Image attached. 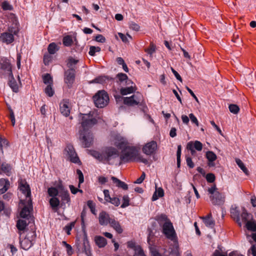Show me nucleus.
Returning <instances> with one entry per match:
<instances>
[{
  "label": "nucleus",
  "mask_w": 256,
  "mask_h": 256,
  "mask_svg": "<svg viewBox=\"0 0 256 256\" xmlns=\"http://www.w3.org/2000/svg\"><path fill=\"white\" fill-rule=\"evenodd\" d=\"M104 200L106 202H109L112 198L110 195L109 190H104Z\"/></svg>",
  "instance_id": "0e129e2a"
},
{
  "label": "nucleus",
  "mask_w": 256,
  "mask_h": 256,
  "mask_svg": "<svg viewBox=\"0 0 256 256\" xmlns=\"http://www.w3.org/2000/svg\"><path fill=\"white\" fill-rule=\"evenodd\" d=\"M58 50L59 48L54 42L50 43L48 48V52L50 54H54Z\"/></svg>",
  "instance_id": "c756f323"
},
{
  "label": "nucleus",
  "mask_w": 256,
  "mask_h": 256,
  "mask_svg": "<svg viewBox=\"0 0 256 256\" xmlns=\"http://www.w3.org/2000/svg\"><path fill=\"white\" fill-rule=\"evenodd\" d=\"M112 80V78H110L108 76H98L93 80L90 83H98V84H104L106 80Z\"/></svg>",
  "instance_id": "c85d7f7f"
},
{
  "label": "nucleus",
  "mask_w": 256,
  "mask_h": 256,
  "mask_svg": "<svg viewBox=\"0 0 256 256\" xmlns=\"http://www.w3.org/2000/svg\"><path fill=\"white\" fill-rule=\"evenodd\" d=\"M95 40L100 42L104 43L106 42V38L102 34H98Z\"/></svg>",
  "instance_id": "e2e57ef3"
},
{
  "label": "nucleus",
  "mask_w": 256,
  "mask_h": 256,
  "mask_svg": "<svg viewBox=\"0 0 256 256\" xmlns=\"http://www.w3.org/2000/svg\"><path fill=\"white\" fill-rule=\"evenodd\" d=\"M36 236V228L34 226V228H32V230L27 234L26 238L30 239V241L32 242L35 240Z\"/></svg>",
  "instance_id": "a19ab883"
},
{
  "label": "nucleus",
  "mask_w": 256,
  "mask_h": 256,
  "mask_svg": "<svg viewBox=\"0 0 256 256\" xmlns=\"http://www.w3.org/2000/svg\"><path fill=\"white\" fill-rule=\"evenodd\" d=\"M27 226L26 222L25 220H18L16 222V228L20 231H24Z\"/></svg>",
  "instance_id": "473e14b6"
},
{
  "label": "nucleus",
  "mask_w": 256,
  "mask_h": 256,
  "mask_svg": "<svg viewBox=\"0 0 256 256\" xmlns=\"http://www.w3.org/2000/svg\"><path fill=\"white\" fill-rule=\"evenodd\" d=\"M208 192L210 194V198L213 204L220 206L224 204L225 202L224 194L218 190L215 184L208 188Z\"/></svg>",
  "instance_id": "423d86ee"
},
{
  "label": "nucleus",
  "mask_w": 256,
  "mask_h": 256,
  "mask_svg": "<svg viewBox=\"0 0 256 256\" xmlns=\"http://www.w3.org/2000/svg\"><path fill=\"white\" fill-rule=\"evenodd\" d=\"M88 206L90 209V210L92 214H94L95 211V206L94 204L92 201L88 200L87 202Z\"/></svg>",
  "instance_id": "338daca9"
},
{
  "label": "nucleus",
  "mask_w": 256,
  "mask_h": 256,
  "mask_svg": "<svg viewBox=\"0 0 256 256\" xmlns=\"http://www.w3.org/2000/svg\"><path fill=\"white\" fill-rule=\"evenodd\" d=\"M10 186V182L8 180L0 179V194L4 193L9 188Z\"/></svg>",
  "instance_id": "412c9836"
},
{
  "label": "nucleus",
  "mask_w": 256,
  "mask_h": 256,
  "mask_svg": "<svg viewBox=\"0 0 256 256\" xmlns=\"http://www.w3.org/2000/svg\"><path fill=\"white\" fill-rule=\"evenodd\" d=\"M78 62V60H75L73 58L70 57L68 59V62L66 64V66L68 68H75V70H76V67L75 66V65Z\"/></svg>",
  "instance_id": "f704fd0d"
},
{
  "label": "nucleus",
  "mask_w": 256,
  "mask_h": 256,
  "mask_svg": "<svg viewBox=\"0 0 256 256\" xmlns=\"http://www.w3.org/2000/svg\"><path fill=\"white\" fill-rule=\"evenodd\" d=\"M111 179L118 188H122L124 190H127L128 189V186L124 182L121 181L114 176H112Z\"/></svg>",
  "instance_id": "b1692460"
},
{
  "label": "nucleus",
  "mask_w": 256,
  "mask_h": 256,
  "mask_svg": "<svg viewBox=\"0 0 256 256\" xmlns=\"http://www.w3.org/2000/svg\"><path fill=\"white\" fill-rule=\"evenodd\" d=\"M6 68L7 70V74L9 76V80L8 83V85L12 90L13 92H17L18 90V87L17 84L16 80L13 76L11 66L9 64L6 65Z\"/></svg>",
  "instance_id": "f8f14e48"
},
{
  "label": "nucleus",
  "mask_w": 256,
  "mask_h": 256,
  "mask_svg": "<svg viewBox=\"0 0 256 256\" xmlns=\"http://www.w3.org/2000/svg\"><path fill=\"white\" fill-rule=\"evenodd\" d=\"M136 90V86H130L126 88H122L120 90V94L122 96H126L128 94L134 92Z\"/></svg>",
  "instance_id": "393cba45"
},
{
  "label": "nucleus",
  "mask_w": 256,
  "mask_h": 256,
  "mask_svg": "<svg viewBox=\"0 0 256 256\" xmlns=\"http://www.w3.org/2000/svg\"><path fill=\"white\" fill-rule=\"evenodd\" d=\"M44 84H53V79L50 74H46L42 76Z\"/></svg>",
  "instance_id": "c9c22d12"
},
{
  "label": "nucleus",
  "mask_w": 256,
  "mask_h": 256,
  "mask_svg": "<svg viewBox=\"0 0 256 256\" xmlns=\"http://www.w3.org/2000/svg\"><path fill=\"white\" fill-rule=\"evenodd\" d=\"M75 223V222H71L68 224L64 228V230H65V231L66 232V234L68 235H70V232L72 230V228L74 226Z\"/></svg>",
  "instance_id": "8fccbe9b"
},
{
  "label": "nucleus",
  "mask_w": 256,
  "mask_h": 256,
  "mask_svg": "<svg viewBox=\"0 0 256 256\" xmlns=\"http://www.w3.org/2000/svg\"><path fill=\"white\" fill-rule=\"evenodd\" d=\"M200 218L202 220L204 223L207 227L210 228H214L215 226V221L212 218V214L211 212L209 213L206 216H201Z\"/></svg>",
  "instance_id": "6ab92c4d"
},
{
  "label": "nucleus",
  "mask_w": 256,
  "mask_h": 256,
  "mask_svg": "<svg viewBox=\"0 0 256 256\" xmlns=\"http://www.w3.org/2000/svg\"><path fill=\"white\" fill-rule=\"evenodd\" d=\"M1 169L4 172L9 176L11 170V166L10 164H2Z\"/></svg>",
  "instance_id": "49530a36"
},
{
  "label": "nucleus",
  "mask_w": 256,
  "mask_h": 256,
  "mask_svg": "<svg viewBox=\"0 0 256 256\" xmlns=\"http://www.w3.org/2000/svg\"><path fill=\"white\" fill-rule=\"evenodd\" d=\"M230 216L240 226H242V222L240 216V212L236 208H232L230 210Z\"/></svg>",
  "instance_id": "aec40b11"
},
{
  "label": "nucleus",
  "mask_w": 256,
  "mask_h": 256,
  "mask_svg": "<svg viewBox=\"0 0 256 256\" xmlns=\"http://www.w3.org/2000/svg\"><path fill=\"white\" fill-rule=\"evenodd\" d=\"M108 202L111 203L116 206H118L120 204V200L116 197L112 198L111 200Z\"/></svg>",
  "instance_id": "bf43d9fd"
},
{
  "label": "nucleus",
  "mask_w": 256,
  "mask_h": 256,
  "mask_svg": "<svg viewBox=\"0 0 256 256\" xmlns=\"http://www.w3.org/2000/svg\"><path fill=\"white\" fill-rule=\"evenodd\" d=\"M63 155L68 160L74 164L80 162V160L72 145L68 144L63 151Z\"/></svg>",
  "instance_id": "6e6552de"
},
{
  "label": "nucleus",
  "mask_w": 256,
  "mask_h": 256,
  "mask_svg": "<svg viewBox=\"0 0 256 256\" xmlns=\"http://www.w3.org/2000/svg\"><path fill=\"white\" fill-rule=\"evenodd\" d=\"M95 106L98 108H102L108 103L109 96L104 90L98 91L92 97Z\"/></svg>",
  "instance_id": "0eeeda50"
},
{
  "label": "nucleus",
  "mask_w": 256,
  "mask_h": 256,
  "mask_svg": "<svg viewBox=\"0 0 256 256\" xmlns=\"http://www.w3.org/2000/svg\"><path fill=\"white\" fill-rule=\"evenodd\" d=\"M110 224L118 234H122L123 230L120 222L114 218H112L110 221Z\"/></svg>",
  "instance_id": "4be33fe9"
},
{
  "label": "nucleus",
  "mask_w": 256,
  "mask_h": 256,
  "mask_svg": "<svg viewBox=\"0 0 256 256\" xmlns=\"http://www.w3.org/2000/svg\"><path fill=\"white\" fill-rule=\"evenodd\" d=\"M186 149L190 150V154L192 156H194L196 154V150L192 147L191 142H188L186 145Z\"/></svg>",
  "instance_id": "680f3d73"
},
{
  "label": "nucleus",
  "mask_w": 256,
  "mask_h": 256,
  "mask_svg": "<svg viewBox=\"0 0 256 256\" xmlns=\"http://www.w3.org/2000/svg\"><path fill=\"white\" fill-rule=\"evenodd\" d=\"M189 142H191L192 147L198 151H201L202 149L203 145L198 140L194 142L190 141Z\"/></svg>",
  "instance_id": "58836bf2"
},
{
  "label": "nucleus",
  "mask_w": 256,
  "mask_h": 256,
  "mask_svg": "<svg viewBox=\"0 0 256 256\" xmlns=\"http://www.w3.org/2000/svg\"><path fill=\"white\" fill-rule=\"evenodd\" d=\"M18 186L20 190L26 195V200L31 198L30 188L25 180L20 179L18 180Z\"/></svg>",
  "instance_id": "9b49d317"
},
{
  "label": "nucleus",
  "mask_w": 256,
  "mask_h": 256,
  "mask_svg": "<svg viewBox=\"0 0 256 256\" xmlns=\"http://www.w3.org/2000/svg\"><path fill=\"white\" fill-rule=\"evenodd\" d=\"M83 246H84V250L85 251L86 253V254H88V252H90L89 250H90V246L89 242L88 240V237H87V236L86 234H84V237Z\"/></svg>",
  "instance_id": "ea45409f"
},
{
  "label": "nucleus",
  "mask_w": 256,
  "mask_h": 256,
  "mask_svg": "<svg viewBox=\"0 0 256 256\" xmlns=\"http://www.w3.org/2000/svg\"><path fill=\"white\" fill-rule=\"evenodd\" d=\"M116 142H114V146L118 149L124 150L128 147V142L124 138L120 136H116L115 138Z\"/></svg>",
  "instance_id": "4468645a"
},
{
  "label": "nucleus",
  "mask_w": 256,
  "mask_h": 256,
  "mask_svg": "<svg viewBox=\"0 0 256 256\" xmlns=\"http://www.w3.org/2000/svg\"><path fill=\"white\" fill-rule=\"evenodd\" d=\"M62 245L65 246L66 249V252L68 256H71L73 254V250L72 247L71 246L68 244L66 243V242L63 241L62 242Z\"/></svg>",
  "instance_id": "864d4df0"
},
{
  "label": "nucleus",
  "mask_w": 256,
  "mask_h": 256,
  "mask_svg": "<svg viewBox=\"0 0 256 256\" xmlns=\"http://www.w3.org/2000/svg\"><path fill=\"white\" fill-rule=\"evenodd\" d=\"M130 198L128 195H124L122 197V204L121 208H125L130 205Z\"/></svg>",
  "instance_id": "de8ad7c7"
},
{
  "label": "nucleus",
  "mask_w": 256,
  "mask_h": 256,
  "mask_svg": "<svg viewBox=\"0 0 256 256\" xmlns=\"http://www.w3.org/2000/svg\"><path fill=\"white\" fill-rule=\"evenodd\" d=\"M242 222L244 223H246L247 222L250 220L252 218V216L251 214L248 213L246 210L243 208L242 212L240 215Z\"/></svg>",
  "instance_id": "cd10ccee"
},
{
  "label": "nucleus",
  "mask_w": 256,
  "mask_h": 256,
  "mask_svg": "<svg viewBox=\"0 0 256 256\" xmlns=\"http://www.w3.org/2000/svg\"><path fill=\"white\" fill-rule=\"evenodd\" d=\"M156 51V46L153 44H150V46L145 50V52L149 54H152Z\"/></svg>",
  "instance_id": "13d9d810"
},
{
  "label": "nucleus",
  "mask_w": 256,
  "mask_h": 256,
  "mask_svg": "<svg viewBox=\"0 0 256 256\" xmlns=\"http://www.w3.org/2000/svg\"><path fill=\"white\" fill-rule=\"evenodd\" d=\"M116 77L118 78V82L120 84H122L124 82V85L129 86L133 84V82L132 80L128 78V76L124 73L120 72L117 74Z\"/></svg>",
  "instance_id": "a211bd4d"
},
{
  "label": "nucleus",
  "mask_w": 256,
  "mask_h": 256,
  "mask_svg": "<svg viewBox=\"0 0 256 256\" xmlns=\"http://www.w3.org/2000/svg\"><path fill=\"white\" fill-rule=\"evenodd\" d=\"M189 117L192 122L195 124L197 126H198V120L193 114H190Z\"/></svg>",
  "instance_id": "69168bd1"
},
{
  "label": "nucleus",
  "mask_w": 256,
  "mask_h": 256,
  "mask_svg": "<svg viewBox=\"0 0 256 256\" xmlns=\"http://www.w3.org/2000/svg\"><path fill=\"white\" fill-rule=\"evenodd\" d=\"M26 204L21 210L20 214V216L28 220L30 218L32 220L31 216V213L33 210L32 200L31 198H29V199L26 200Z\"/></svg>",
  "instance_id": "1a4fd4ad"
},
{
  "label": "nucleus",
  "mask_w": 256,
  "mask_h": 256,
  "mask_svg": "<svg viewBox=\"0 0 256 256\" xmlns=\"http://www.w3.org/2000/svg\"><path fill=\"white\" fill-rule=\"evenodd\" d=\"M155 220L162 228V234L168 239L174 240L176 237V233L172 223L164 214H161L156 216Z\"/></svg>",
  "instance_id": "f03ea898"
},
{
  "label": "nucleus",
  "mask_w": 256,
  "mask_h": 256,
  "mask_svg": "<svg viewBox=\"0 0 256 256\" xmlns=\"http://www.w3.org/2000/svg\"><path fill=\"white\" fill-rule=\"evenodd\" d=\"M76 70L75 68H68L64 72V82L68 88L72 86L75 81Z\"/></svg>",
  "instance_id": "9d476101"
},
{
  "label": "nucleus",
  "mask_w": 256,
  "mask_h": 256,
  "mask_svg": "<svg viewBox=\"0 0 256 256\" xmlns=\"http://www.w3.org/2000/svg\"><path fill=\"white\" fill-rule=\"evenodd\" d=\"M134 256H146L144 254V250H142V248H141L138 251L135 252V254H134Z\"/></svg>",
  "instance_id": "774afa93"
},
{
  "label": "nucleus",
  "mask_w": 256,
  "mask_h": 256,
  "mask_svg": "<svg viewBox=\"0 0 256 256\" xmlns=\"http://www.w3.org/2000/svg\"><path fill=\"white\" fill-rule=\"evenodd\" d=\"M53 84H48L44 89V92L47 96L52 97L54 94V90L52 88Z\"/></svg>",
  "instance_id": "79ce46f5"
},
{
  "label": "nucleus",
  "mask_w": 256,
  "mask_h": 256,
  "mask_svg": "<svg viewBox=\"0 0 256 256\" xmlns=\"http://www.w3.org/2000/svg\"><path fill=\"white\" fill-rule=\"evenodd\" d=\"M228 108L230 111L234 114H237L240 110L239 107L236 104H230Z\"/></svg>",
  "instance_id": "09e8293b"
},
{
  "label": "nucleus",
  "mask_w": 256,
  "mask_h": 256,
  "mask_svg": "<svg viewBox=\"0 0 256 256\" xmlns=\"http://www.w3.org/2000/svg\"><path fill=\"white\" fill-rule=\"evenodd\" d=\"M206 158L210 162H214L216 159V154L212 151H208L206 153Z\"/></svg>",
  "instance_id": "37998d69"
},
{
  "label": "nucleus",
  "mask_w": 256,
  "mask_h": 256,
  "mask_svg": "<svg viewBox=\"0 0 256 256\" xmlns=\"http://www.w3.org/2000/svg\"><path fill=\"white\" fill-rule=\"evenodd\" d=\"M182 146L178 145V150L176 152V162L178 168H180V156H181Z\"/></svg>",
  "instance_id": "a18cd8bd"
},
{
  "label": "nucleus",
  "mask_w": 256,
  "mask_h": 256,
  "mask_svg": "<svg viewBox=\"0 0 256 256\" xmlns=\"http://www.w3.org/2000/svg\"><path fill=\"white\" fill-rule=\"evenodd\" d=\"M246 228L248 230L256 232V222L254 220H249L246 223Z\"/></svg>",
  "instance_id": "e433bc0d"
},
{
  "label": "nucleus",
  "mask_w": 256,
  "mask_h": 256,
  "mask_svg": "<svg viewBox=\"0 0 256 256\" xmlns=\"http://www.w3.org/2000/svg\"><path fill=\"white\" fill-rule=\"evenodd\" d=\"M20 246L22 248L25 250L29 249L32 246V242L30 239L25 238L22 240L20 241Z\"/></svg>",
  "instance_id": "bb28decb"
},
{
  "label": "nucleus",
  "mask_w": 256,
  "mask_h": 256,
  "mask_svg": "<svg viewBox=\"0 0 256 256\" xmlns=\"http://www.w3.org/2000/svg\"><path fill=\"white\" fill-rule=\"evenodd\" d=\"M48 195L52 198L56 197L59 195V191L56 188L50 187L48 188Z\"/></svg>",
  "instance_id": "4c0bfd02"
},
{
  "label": "nucleus",
  "mask_w": 256,
  "mask_h": 256,
  "mask_svg": "<svg viewBox=\"0 0 256 256\" xmlns=\"http://www.w3.org/2000/svg\"><path fill=\"white\" fill-rule=\"evenodd\" d=\"M50 204L52 209L55 210L58 208L60 204V201L57 197L52 198L50 200Z\"/></svg>",
  "instance_id": "7c9ffc66"
},
{
  "label": "nucleus",
  "mask_w": 256,
  "mask_h": 256,
  "mask_svg": "<svg viewBox=\"0 0 256 256\" xmlns=\"http://www.w3.org/2000/svg\"><path fill=\"white\" fill-rule=\"evenodd\" d=\"M69 102L68 100H64L60 104V110L62 114L65 116H69L70 111V108L68 106Z\"/></svg>",
  "instance_id": "dca6fc26"
},
{
  "label": "nucleus",
  "mask_w": 256,
  "mask_h": 256,
  "mask_svg": "<svg viewBox=\"0 0 256 256\" xmlns=\"http://www.w3.org/2000/svg\"><path fill=\"white\" fill-rule=\"evenodd\" d=\"M185 157L186 160V162L188 167L190 168H194V164L190 156L188 154H186Z\"/></svg>",
  "instance_id": "603ef678"
},
{
  "label": "nucleus",
  "mask_w": 256,
  "mask_h": 256,
  "mask_svg": "<svg viewBox=\"0 0 256 256\" xmlns=\"http://www.w3.org/2000/svg\"><path fill=\"white\" fill-rule=\"evenodd\" d=\"M94 240L96 244L100 248L104 247L107 244L106 240L101 236H96Z\"/></svg>",
  "instance_id": "a878e982"
},
{
  "label": "nucleus",
  "mask_w": 256,
  "mask_h": 256,
  "mask_svg": "<svg viewBox=\"0 0 256 256\" xmlns=\"http://www.w3.org/2000/svg\"><path fill=\"white\" fill-rule=\"evenodd\" d=\"M112 219V218H110V215L104 211L102 212L99 214L98 221L100 225L106 226L110 224Z\"/></svg>",
  "instance_id": "2eb2a0df"
},
{
  "label": "nucleus",
  "mask_w": 256,
  "mask_h": 256,
  "mask_svg": "<svg viewBox=\"0 0 256 256\" xmlns=\"http://www.w3.org/2000/svg\"><path fill=\"white\" fill-rule=\"evenodd\" d=\"M2 8L4 10H13L12 6L6 1H4L2 3Z\"/></svg>",
  "instance_id": "3c124183"
},
{
  "label": "nucleus",
  "mask_w": 256,
  "mask_h": 256,
  "mask_svg": "<svg viewBox=\"0 0 256 256\" xmlns=\"http://www.w3.org/2000/svg\"><path fill=\"white\" fill-rule=\"evenodd\" d=\"M59 196L61 198V201L62 203H68L70 201V198L68 192L66 190L59 191Z\"/></svg>",
  "instance_id": "5701e85b"
},
{
  "label": "nucleus",
  "mask_w": 256,
  "mask_h": 256,
  "mask_svg": "<svg viewBox=\"0 0 256 256\" xmlns=\"http://www.w3.org/2000/svg\"><path fill=\"white\" fill-rule=\"evenodd\" d=\"M236 162L238 166L240 168L246 176H248L250 174L249 171L240 160L237 158L236 160Z\"/></svg>",
  "instance_id": "2f4dec72"
},
{
  "label": "nucleus",
  "mask_w": 256,
  "mask_h": 256,
  "mask_svg": "<svg viewBox=\"0 0 256 256\" xmlns=\"http://www.w3.org/2000/svg\"><path fill=\"white\" fill-rule=\"evenodd\" d=\"M63 44L66 46H70L73 44L72 37L70 35H67L63 38Z\"/></svg>",
  "instance_id": "72a5a7b5"
},
{
  "label": "nucleus",
  "mask_w": 256,
  "mask_h": 256,
  "mask_svg": "<svg viewBox=\"0 0 256 256\" xmlns=\"http://www.w3.org/2000/svg\"><path fill=\"white\" fill-rule=\"evenodd\" d=\"M140 152V148L136 146H128L122 151L120 160L123 162L136 161Z\"/></svg>",
  "instance_id": "20e7f679"
},
{
  "label": "nucleus",
  "mask_w": 256,
  "mask_h": 256,
  "mask_svg": "<svg viewBox=\"0 0 256 256\" xmlns=\"http://www.w3.org/2000/svg\"><path fill=\"white\" fill-rule=\"evenodd\" d=\"M8 110L10 112L9 118L10 120L12 126H14L16 122L14 112L10 108H8Z\"/></svg>",
  "instance_id": "4d7b16f0"
},
{
  "label": "nucleus",
  "mask_w": 256,
  "mask_h": 256,
  "mask_svg": "<svg viewBox=\"0 0 256 256\" xmlns=\"http://www.w3.org/2000/svg\"><path fill=\"white\" fill-rule=\"evenodd\" d=\"M116 101L123 100V103L128 106H142L143 102V96L139 92H136L130 96L122 97L120 96H115Z\"/></svg>",
  "instance_id": "39448f33"
},
{
  "label": "nucleus",
  "mask_w": 256,
  "mask_h": 256,
  "mask_svg": "<svg viewBox=\"0 0 256 256\" xmlns=\"http://www.w3.org/2000/svg\"><path fill=\"white\" fill-rule=\"evenodd\" d=\"M76 173H77V174L78 176L79 182H78V188H80V184L83 183L84 182V175H83V174L82 172V171L80 170H79V169H78L76 170Z\"/></svg>",
  "instance_id": "5fc2aeb1"
},
{
  "label": "nucleus",
  "mask_w": 256,
  "mask_h": 256,
  "mask_svg": "<svg viewBox=\"0 0 256 256\" xmlns=\"http://www.w3.org/2000/svg\"><path fill=\"white\" fill-rule=\"evenodd\" d=\"M90 152L92 156L104 164H110V161L111 160L119 156L118 151L112 146L106 147L100 152L92 150Z\"/></svg>",
  "instance_id": "7ed1b4c3"
},
{
  "label": "nucleus",
  "mask_w": 256,
  "mask_h": 256,
  "mask_svg": "<svg viewBox=\"0 0 256 256\" xmlns=\"http://www.w3.org/2000/svg\"><path fill=\"white\" fill-rule=\"evenodd\" d=\"M206 181L208 182H214L216 180V176L214 174L212 173H208L206 175Z\"/></svg>",
  "instance_id": "6e6d98bb"
},
{
  "label": "nucleus",
  "mask_w": 256,
  "mask_h": 256,
  "mask_svg": "<svg viewBox=\"0 0 256 256\" xmlns=\"http://www.w3.org/2000/svg\"><path fill=\"white\" fill-rule=\"evenodd\" d=\"M128 247V248H132L134 250L135 252L138 251L139 249H140L142 247L136 244V242L133 241H129L127 242Z\"/></svg>",
  "instance_id": "c03bdc74"
},
{
  "label": "nucleus",
  "mask_w": 256,
  "mask_h": 256,
  "mask_svg": "<svg viewBox=\"0 0 256 256\" xmlns=\"http://www.w3.org/2000/svg\"><path fill=\"white\" fill-rule=\"evenodd\" d=\"M81 126L80 128V140L84 148L90 147L93 143V134L90 130L94 124L97 123L96 118H92L90 114H82Z\"/></svg>",
  "instance_id": "f257e3e1"
},
{
  "label": "nucleus",
  "mask_w": 256,
  "mask_h": 256,
  "mask_svg": "<svg viewBox=\"0 0 256 256\" xmlns=\"http://www.w3.org/2000/svg\"><path fill=\"white\" fill-rule=\"evenodd\" d=\"M52 57L49 54H45L44 56V63L45 65H48L50 62L52 60Z\"/></svg>",
  "instance_id": "052dcab7"
},
{
  "label": "nucleus",
  "mask_w": 256,
  "mask_h": 256,
  "mask_svg": "<svg viewBox=\"0 0 256 256\" xmlns=\"http://www.w3.org/2000/svg\"><path fill=\"white\" fill-rule=\"evenodd\" d=\"M157 143L155 141H151L146 143L142 148V152L146 155H151L155 153L157 149Z\"/></svg>",
  "instance_id": "ddd939ff"
},
{
  "label": "nucleus",
  "mask_w": 256,
  "mask_h": 256,
  "mask_svg": "<svg viewBox=\"0 0 256 256\" xmlns=\"http://www.w3.org/2000/svg\"><path fill=\"white\" fill-rule=\"evenodd\" d=\"M0 40L7 44H12L14 41V36L10 32H4L0 34Z\"/></svg>",
  "instance_id": "f3484780"
}]
</instances>
